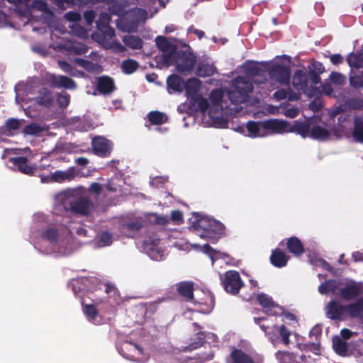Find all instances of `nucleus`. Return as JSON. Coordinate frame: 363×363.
I'll list each match as a JSON object with an SVG mask.
<instances>
[{
    "instance_id": "603ef678",
    "label": "nucleus",
    "mask_w": 363,
    "mask_h": 363,
    "mask_svg": "<svg viewBox=\"0 0 363 363\" xmlns=\"http://www.w3.org/2000/svg\"><path fill=\"white\" fill-rule=\"evenodd\" d=\"M171 218L174 222L179 224L182 220V213L179 211H172Z\"/></svg>"
},
{
    "instance_id": "6e6d98bb",
    "label": "nucleus",
    "mask_w": 363,
    "mask_h": 363,
    "mask_svg": "<svg viewBox=\"0 0 363 363\" xmlns=\"http://www.w3.org/2000/svg\"><path fill=\"white\" fill-rule=\"evenodd\" d=\"M298 111L297 108H291L285 111V116L289 118H295L298 115Z\"/></svg>"
},
{
    "instance_id": "f03ea898",
    "label": "nucleus",
    "mask_w": 363,
    "mask_h": 363,
    "mask_svg": "<svg viewBox=\"0 0 363 363\" xmlns=\"http://www.w3.org/2000/svg\"><path fill=\"white\" fill-rule=\"evenodd\" d=\"M318 291L322 294L332 293L347 301L343 305L338 301H330L325 306L326 316L332 320L343 321L363 317V283L352 279L329 280L321 284Z\"/></svg>"
},
{
    "instance_id": "4be33fe9",
    "label": "nucleus",
    "mask_w": 363,
    "mask_h": 363,
    "mask_svg": "<svg viewBox=\"0 0 363 363\" xmlns=\"http://www.w3.org/2000/svg\"><path fill=\"white\" fill-rule=\"evenodd\" d=\"M228 362L229 363H254L246 354L238 350L232 352Z\"/></svg>"
},
{
    "instance_id": "423d86ee",
    "label": "nucleus",
    "mask_w": 363,
    "mask_h": 363,
    "mask_svg": "<svg viewBox=\"0 0 363 363\" xmlns=\"http://www.w3.org/2000/svg\"><path fill=\"white\" fill-rule=\"evenodd\" d=\"M298 347L301 351L296 354L291 353H279L277 358L279 359V363H307L310 362L311 358L308 352H313L315 355L319 354V346L316 344L310 345H301L298 344Z\"/></svg>"
},
{
    "instance_id": "f8f14e48",
    "label": "nucleus",
    "mask_w": 363,
    "mask_h": 363,
    "mask_svg": "<svg viewBox=\"0 0 363 363\" xmlns=\"http://www.w3.org/2000/svg\"><path fill=\"white\" fill-rule=\"evenodd\" d=\"M223 284L225 291L233 294H237L242 286V281L240 275L235 271L227 272Z\"/></svg>"
},
{
    "instance_id": "f257e3e1",
    "label": "nucleus",
    "mask_w": 363,
    "mask_h": 363,
    "mask_svg": "<svg viewBox=\"0 0 363 363\" xmlns=\"http://www.w3.org/2000/svg\"><path fill=\"white\" fill-rule=\"evenodd\" d=\"M201 82L196 78H191L185 82L184 89L189 102V110L200 111L206 113L216 121L224 108L228 107V99L233 104L244 102L252 86L249 79L238 77L233 81L231 90L225 96L223 89H214L209 95V101L201 94Z\"/></svg>"
},
{
    "instance_id": "7ed1b4c3",
    "label": "nucleus",
    "mask_w": 363,
    "mask_h": 363,
    "mask_svg": "<svg viewBox=\"0 0 363 363\" xmlns=\"http://www.w3.org/2000/svg\"><path fill=\"white\" fill-rule=\"evenodd\" d=\"M248 136L252 138L264 137L272 133L294 132L293 126L284 121L269 120L262 123L249 122L247 125Z\"/></svg>"
},
{
    "instance_id": "69168bd1",
    "label": "nucleus",
    "mask_w": 363,
    "mask_h": 363,
    "mask_svg": "<svg viewBox=\"0 0 363 363\" xmlns=\"http://www.w3.org/2000/svg\"><path fill=\"white\" fill-rule=\"evenodd\" d=\"M107 35L111 38L114 35V30L111 28H107Z\"/></svg>"
},
{
    "instance_id": "5fc2aeb1",
    "label": "nucleus",
    "mask_w": 363,
    "mask_h": 363,
    "mask_svg": "<svg viewBox=\"0 0 363 363\" xmlns=\"http://www.w3.org/2000/svg\"><path fill=\"white\" fill-rule=\"evenodd\" d=\"M354 334L352 331L347 328L342 329L340 332L341 337L346 340L352 337Z\"/></svg>"
},
{
    "instance_id": "20e7f679",
    "label": "nucleus",
    "mask_w": 363,
    "mask_h": 363,
    "mask_svg": "<svg viewBox=\"0 0 363 363\" xmlns=\"http://www.w3.org/2000/svg\"><path fill=\"white\" fill-rule=\"evenodd\" d=\"M57 199L65 208H71L81 214L88 213L92 208V205L83 196L81 189H69L60 194Z\"/></svg>"
},
{
    "instance_id": "2f4dec72",
    "label": "nucleus",
    "mask_w": 363,
    "mask_h": 363,
    "mask_svg": "<svg viewBox=\"0 0 363 363\" xmlns=\"http://www.w3.org/2000/svg\"><path fill=\"white\" fill-rule=\"evenodd\" d=\"M308 77V88L313 91L315 92V95L314 96H318V94L320 93L319 90L314 88V86L319 84L320 82V77L314 72H309L308 74H306Z\"/></svg>"
},
{
    "instance_id": "0e129e2a",
    "label": "nucleus",
    "mask_w": 363,
    "mask_h": 363,
    "mask_svg": "<svg viewBox=\"0 0 363 363\" xmlns=\"http://www.w3.org/2000/svg\"><path fill=\"white\" fill-rule=\"evenodd\" d=\"M77 163L79 164H81V165H84V164H86L87 162H88V160L87 159L84 158V157H79L77 159Z\"/></svg>"
},
{
    "instance_id": "c9c22d12",
    "label": "nucleus",
    "mask_w": 363,
    "mask_h": 363,
    "mask_svg": "<svg viewBox=\"0 0 363 363\" xmlns=\"http://www.w3.org/2000/svg\"><path fill=\"white\" fill-rule=\"evenodd\" d=\"M250 77L255 83H262L264 80V73L257 66H253L250 69Z\"/></svg>"
},
{
    "instance_id": "774afa93",
    "label": "nucleus",
    "mask_w": 363,
    "mask_h": 363,
    "mask_svg": "<svg viewBox=\"0 0 363 363\" xmlns=\"http://www.w3.org/2000/svg\"><path fill=\"white\" fill-rule=\"evenodd\" d=\"M196 35H198V37L199 38H202V36L203 35V33L202 31H200V30H196Z\"/></svg>"
},
{
    "instance_id": "39448f33",
    "label": "nucleus",
    "mask_w": 363,
    "mask_h": 363,
    "mask_svg": "<svg viewBox=\"0 0 363 363\" xmlns=\"http://www.w3.org/2000/svg\"><path fill=\"white\" fill-rule=\"evenodd\" d=\"M292 130L300 134L303 138L311 137L319 140H328L333 135V133L325 125L315 124L312 121H296L293 125Z\"/></svg>"
},
{
    "instance_id": "37998d69",
    "label": "nucleus",
    "mask_w": 363,
    "mask_h": 363,
    "mask_svg": "<svg viewBox=\"0 0 363 363\" xmlns=\"http://www.w3.org/2000/svg\"><path fill=\"white\" fill-rule=\"evenodd\" d=\"M42 130L40 126L37 124H30L24 128V133L28 135H36Z\"/></svg>"
},
{
    "instance_id": "ea45409f",
    "label": "nucleus",
    "mask_w": 363,
    "mask_h": 363,
    "mask_svg": "<svg viewBox=\"0 0 363 363\" xmlns=\"http://www.w3.org/2000/svg\"><path fill=\"white\" fill-rule=\"evenodd\" d=\"M138 67L136 61L133 60H128L123 62L122 68L123 71L127 74H131L134 72Z\"/></svg>"
},
{
    "instance_id": "9b49d317",
    "label": "nucleus",
    "mask_w": 363,
    "mask_h": 363,
    "mask_svg": "<svg viewBox=\"0 0 363 363\" xmlns=\"http://www.w3.org/2000/svg\"><path fill=\"white\" fill-rule=\"evenodd\" d=\"M272 79L281 84H286L289 82L290 69L289 65L276 62L269 68Z\"/></svg>"
},
{
    "instance_id": "e2e57ef3",
    "label": "nucleus",
    "mask_w": 363,
    "mask_h": 363,
    "mask_svg": "<svg viewBox=\"0 0 363 363\" xmlns=\"http://www.w3.org/2000/svg\"><path fill=\"white\" fill-rule=\"evenodd\" d=\"M35 6L39 8L40 10H45L47 9V5L43 1L35 2Z\"/></svg>"
},
{
    "instance_id": "4468645a",
    "label": "nucleus",
    "mask_w": 363,
    "mask_h": 363,
    "mask_svg": "<svg viewBox=\"0 0 363 363\" xmlns=\"http://www.w3.org/2000/svg\"><path fill=\"white\" fill-rule=\"evenodd\" d=\"M292 84L297 90L302 91L308 96H313L316 94L315 91H311L308 88V77L303 71L298 70L295 72L292 79Z\"/></svg>"
},
{
    "instance_id": "0eeeda50",
    "label": "nucleus",
    "mask_w": 363,
    "mask_h": 363,
    "mask_svg": "<svg viewBox=\"0 0 363 363\" xmlns=\"http://www.w3.org/2000/svg\"><path fill=\"white\" fill-rule=\"evenodd\" d=\"M156 43L162 52L160 55L156 57V61L160 67H169L173 63L172 57L177 52L174 46L167 38L159 36L156 39Z\"/></svg>"
},
{
    "instance_id": "864d4df0",
    "label": "nucleus",
    "mask_w": 363,
    "mask_h": 363,
    "mask_svg": "<svg viewBox=\"0 0 363 363\" xmlns=\"http://www.w3.org/2000/svg\"><path fill=\"white\" fill-rule=\"evenodd\" d=\"M65 18L70 21L76 22L80 19V15L75 12H69L65 14Z\"/></svg>"
},
{
    "instance_id": "b1692460",
    "label": "nucleus",
    "mask_w": 363,
    "mask_h": 363,
    "mask_svg": "<svg viewBox=\"0 0 363 363\" xmlns=\"http://www.w3.org/2000/svg\"><path fill=\"white\" fill-rule=\"evenodd\" d=\"M12 162L15 166L23 174H30L34 172L35 168L30 167L26 164V160L24 157H16L12 159Z\"/></svg>"
},
{
    "instance_id": "5701e85b",
    "label": "nucleus",
    "mask_w": 363,
    "mask_h": 363,
    "mask_svg": "<svg viewBox=\"0 0 363 363\" xmlns=\"http://www.w3.org/2000/svg\"><path fill=\"white\" fill-rule=\"evenodd\" d=\"M114 84L113 80L106 77H100L98 80V89L103 94H108L113 90Z\"/></svg>"
},
{
    "instance_id": "bf43d9fd",
    "label": "nucleus",
    "mask_w": 363,
    "mask_h": 363,
    "mask_svg": "<svg viewBox=\"0 0 363 363\" xmlns=\"http://www.w3.org/2000/svg\"><path fill=\"white\" fill-rule=\"evenodd\" d=\"M330 61L334 65H339L342 62V57L340 55H333L330 57Z\"/></svg>"
},
{
    "instance_id": "aec40b11",
    "label": "nucleus",
    "mask_w": 363,
    "mask_h": 363,
    "mask_svg": "<svg viewBox=\"0 0 363 363\" xmlns=\"http://www.w3.org/2000/svg\"><path fill=\"white\" fill-rule=\"evenodd\" d=\"M52 84L57 87H64L69 89H74L76 88L75 82L65 76H52Z\"/></svg>"
},
{
    "instance_id": "13d9d810",
    "label": "nucleus",
    "mask_w": 363,
    "mask_h": 363,
    "mask_svg": "<svg viewBox=\"0 0 363 363\" xmlns=\"http://www.w3.org/2000/svg\"><path fill=\"white\" fill-rule=\"evenodd\" d=\"M39 103L45 106H50L51 104V97L50 94H46L44 97L40 99Z\"/></svg>"
},
{
    "instance_id": "7c9ffc66",
    "label": "nucleus",
    "mask_w": 363,
    "mask_h": 363,
    "mask_svg": "<svg viewBox=\"0 0 363 363\" xmlns=\"http://www.w3.org/2000/svg\"><path fill=\"white\" fill-rule=\"evenodd\" d=\"M20 122L16 119H9L7 121L5 126L2 128L1 133L4 135L10 136L12 135L11 131L18 129Z\"/></svg>"
},
{
    "instance_id": "680f3d73",
    "label": "nucleus",
    "mask_w": 363,
    "mask_h": 363,
    "mask_svg": "<svg viewBox=\"0 0 363 363\" xmlns=\"http://www.w3.org/2000/svg\"><path fill=\"white\" fill-rule=\"evenodd\" d=\"M101 186L99 184H92L90 186V191L95 192V193H99L101 191Z\"/></svg>"
},
{
    "instance_id": "49530a36",
    "label": "nucleus",
    "mask_w": 363,
    "mask_h": 363,
    "mask_svg": "<svg viewBox=\"0 0 363 363\" xmlns=\"http://www.w3.org/2000/svg\"><path fill=\"white\" fill-rule=\"evenodd\" d=\"M279 333L283 342L286 345H288L289 343V337L291 334L290 332L287 330L284 326H281L279 329Z\"/></svg>"
},
{
    "instance_id": "393cba45",
    "label": "nucleus",
    "mask_w": 363,
    "mask_h": 363,
    "mask_svg": "<svg viewBox=\"0 0 363 363\" xmlns=\"http://www.w3.org/2000/svg\"><path fill=\"white\" fill-rule=\"evenodd\" d=\"M287 247L289 250L295 255H299L303 252V247L301 242L296 237L289 239Z\"/></svg>"
},
{
    "instance_id": "c03bdc74",
    "label": "nucleus",
    "mask_w": 363,
    "mask_h": 363,
    "mask_svg": "<svg viewBox=\"0 0 363 363\" xmlns=\"http://www.w3.org/2000/svg\"><path fill=\"white\" fill-rule=\"evenodd\" d=\"M16 90V100L18 103L20 101H23V94L25 91V86L23 84H18L15 88Z\"/></svg>"
},
{
    "instance_id": "dca6fc26",
    "label": "nucleus",
    "mask_w": 363,
    "mask_h": 363,
    "mask_svg": "<svg viewBox=\"0 0 363 363\" xmlns=\"http://www.w3.org/2000/svg\"><path fill=\"white\" fill-rule=\"evenodd\" d=\"M92 147L96 155L106 156L109 155L111 151L112 143L106 138L99 136L93 139Z\"/></svg>"
},
{
    "instance_id": "c756f323",
    "label": "nucleus",
    "mask_w": 363,
    "mask_h": 363,
    "mask_svg": "<svg viewBox=\"0 0 363 363\" xmlns=\"http://www.w3.org/2000/svg\"><path fill=\"white\" fill-rule=\"evenodd\" d=\"M84 313L87 319L94 323H99V314L96 308L92 305H85L83 308Z\"/></svg>"
},
{
    "instance_id": "a19ab883",
    "label": "nucleus",
    "mask_w": 363,
    "mask_h": 363,
    "mask_svg": "<svg viewBox=\"0 0 363 363\" xmlns=\"http://www.w3.org/2000/svg\"><path fill=\"white\" fill-rule=\"evenodd\" d=\"M76 62L80 66L83 67L86 69L91 72H99L101 68L99 66L95 64L90 63L89 62L84 61L82 59H77Z\"/></svg>"
},
{
    "instance_id": "473e14b6",
    "label": "nucleus",
    "mask_w": 363,
    "mask_h": 363,
    "mask_svg": "<svg viewBox=\"0 0 363 363\" xmlns=\"http://www.w3.org/2000/svg\"><path fill=\"white\" fill-rule=\"evenodd\" d=\"M333 345L335 352L340 355H345L347 352V344L340 337H335L333 340Z\"/></svg>"
},
{
    "instance_id": "79ce46f5",
    "label": "nucleus",
    "mask_w": 363,
    "mask_h": 363,
    "mask_svg": "<svg viewBox=\"0 0 363 363\" xmlns=\"http://www.w3.org/2000/svg\"><path fill=\"white\" fill-rule=\"evenodd\" d=\"M330 80L332 84L336 86L345 82V78L340 73H332L330 74Z\"/></svg>"
},
{
    "instance_id": "e433bc0d",
    "label": "nucleus",
    "mask_w": 363,
    "mask_h": 363,
    "mask_svg": "<svg viewBox=\"0 0 363 363\" xmlns=\"http://www.w3.org/2000/svg\"><path fill=\"white\" fill-rule=\"evenodd\" d=\"M123 43L133 49H139L142 47V41L138 38L127 35L123 38Z\"/></svg>"
},
{
    "instance_id": "3c124183",
    "label": "nucleus",
    "mask_w": 363,
    "mask_h": 363,
    "mask_svg": "<svg viewBox=\"0 0 363 363\" xmlns=\"http://www.w3.org/2000/svg\"><path fill=\"white\" fill-rule=\"evenodd\" d=\"M312 262L317 267H318L327 270L330 269L329 265L325 262V261L320 258H317L314 261H312Z\"/></svg>"
},
{
    "instance_id": "a18cd8bd",
    "label": "nucleus",
    "mask_w": 363,
    "mask_h": 363,
    "mask_svg": "<svg viewBox=\"0 0 363 363\" xmlns=\"http://www.w3.org/2000/svg\"><path fill=\"white\" fill-rule=\"evenodd\" d=\"M57 102L62 107H66L69 103V96L65 93L60 94L57 97Z\"/></svg>"
},
{
    "instance_id": "9d476101",
    "label": "nucleus",
    "mask_w": 363,
    "mask_h": 363,
    "mask_svg": "<svg viewBox=\"0 0 363 363\" xmlns=\"http://www.w3.org/2000/svg\"><path fill=\"white\" fill-rule=\"evenodd\" d=\"M193 300L195 304H198L201 308L199 311L203 313H210L214 306V300L212 294L206 291L196 289L193 294Z\"/></svg>"
},
{
    "instance_id": "58836bf2",
    "label": "nucleus",
    "mask_w": 363,
    "mask_h": 363,
    "mask_svg": "<svg viewBox=\"0 0 363 363\" xmlns=\"http://www.w3.org/2000/svg\"><path fill=\"white\" fill-rule=\"evenodd\" d=\"M112 236L109 233L104 232L97 238L96 242L98 247H105L111 244Z\"/></svg>"
},
{
    "instance_id": "c85d7f7f",
    "label": "nucleus",
    "mask_w": 363,
    "mask_h": 363,
    "mask_svg": "<svg viewBox=\"0 0 363 363\" xmlns=\"http://www.w3.org/2000/svg\"><path fill=\"white\" fill-rule=\"evenodd\" d=\"M353 135L357 141L363 143V115L355 118Z\"/></svg>"
},
{
    "instance_id": "6ab92c4d",
    "label": "nucleus",
    "mask_w": 363,
    "mask_h": 363,
    "mask_svg": "<svg viewBox=\"0 0 363 363\" xmlns=\"http://www.w3.org/2000/svg\"><path fill=\"white\" fill-rule=\"evenodd\" d=\"M185 82L177 75L174 74L169 77L167 81L169 93L181 92L184 89Z\"/></svg>"
},
{
    "instance_id": "1a4fd4ad",
    "label": "nucleus",
    "mask_w": 363,
    "mask_h": 363,
    "mask_svg": "<svg viewBox=\"0 0 363 363\" xmlns=\"http://www.w3.org/2000/svg\"><path fill=\"white\" fill-rule=\"evenodd\" d=\"M198 227L204 230L200 234V237L211 240H216L224 230V225L222 223L208 217L201 218L198 223Z\"/></svg>"
},
{
    "instance_id": "412c9836",
    "label": "nucleus",
    "mask_w": 363,
    "mask_h": 363,
    "mask_svg": "<svg viewBox=\"0 0 363 363\" xmlns=\"http://www.w3.org/2000/svg\"><path fill=\"white\" fill-rule=\"evenodd\" d=\"M270 259L274 266L282 267L286 264L289 257L284 252L276 250L273 251Z\"/></svg>"
},
{
    "instance_id": "de8ad7c7",
    "label": "nucleus",
    "mask_w": 363,
    "mask_h": 363,
    "mask_svg": "<svg viewBox=\"0 0 363 363\" xmlns=\"http://www.w3.org/2000/svg\"><path fill=\"white\" fill-rule=\"evenodd\" d=\"M60 67L65 72L70 73L72 75H76L74 70L72 67L66 62L60 61L58 62Z\"/></svg>"
},
{
    "instance_id": "4d7b16f0",
    "label": "nucleus",
    "mask_w": 363,
    "mask_h": 363,
    "mask_svg": "<svg viewBox=\"0 0 363 363\" xmlns=\"http://www.w3.org/2000/svg\"><path fill=\"white\" fill-rule=\"evenodd\" d=\"M45 237L50 241L52 242L55 240V238H57V233L55 230H48L45 234Z\"/></svg>"
},
{
    "instance_id": "4c0bfd02",
    "label": "nucleus",
    "mask_w": 363,
    "mask_h": 363,
    "mask_svg": "<svg viewBox=\"0 0 363 363\" xmlns=\"http://www.w3.org/2000/svg\"><path fill=\"white\" fill-rule=\"evenodd\" d=\"M128 16H131L135 23L143 22L147 18V13L145 11L140 9L131 11Z\"/></svg>"
},
{
    "instance_id": "72a5a7b5",
    "label": "nucleus",
    "mask_w": 363,
    "mask_h": 363,
    "mask_svg": "<svg viewBox=\"0 0 363 363\" xmlns=\"http://www.w3.org/2000/svg\"><path fill=\"white\" fill-rule=\"evenodd\" d=\"M201 247L202 251L208 255V256L211 257L212 263H213L216 259L219 258H224L226 256L225 253L214 250L208 245H204Z\"/></svg>"
},
{
    "instance_id": "f704fd0d",
    "label": "nucleus",
    "mask_w": 363,
    "mask_h": 363,
    "mask_svg": "<svg viewBox=\"0 0 363 363\" xmlns=\"http://www.w3.org/2000/svg\"><path fill=\"white\" fill-rule=\"evenodd\" d=\"M148 118L152 123L156 125L164 123L167 121V116L159 111L150 112L148 115Z\"/></svg>"
},
{
    "instance_id": "6e6552de",
    "label": "nucleus",
    "mask_w": 363,
    "mask_h": 363,
    "mask_svg": "<svg viewBox=\"0 0 363 363\" xmlns=\"http://www.w3.org/2000/svg\"><path fill=\"white\" fill-rule=\"evenodd\" d=\"M173 63L178 72L186 74L192 70L195 65L196 57L186 48L182 52H177L173 57Z\"/></svg>"
},
{
    "instance_id": "2eb2a0df",
    "label": "nucleus",
    "mask_w": 363,
    "mask_h": 363,
    "mask_svg": "<svg viewBox=\"0 0 363 363\" xmlns=\"http://www.w3.org/2000/svg\"><path fill=\"white\" fill-rule=\"evenodd\" d=\"M257 298L265 313L269 315H279L282 313V308L276 304L269 296L260 294L257 295Z\"/></svg>"
},
{
    "instance_id": "bb28decb",
    "label": "nucleus",
    "mask_w": 363,
    "mask_h": 363,
    "mask_svg": "<svg viewBox=\"0 0 363 363\" xmlns=\"http://www.w3.org/2000/svg\"><path fill=\"white\" fill-rule=\"evenodd\" d=\"M216 72V67L212 64L201 63L196 70V74L201 77H210Z\"/></svg>"
},
{
    "instance_id": "052dcab7",
    "label": "nucleus",
    "mask_w": 363,
    "mask_h": 363,
    "mask_svg": "<svg viewBox=\"0 0 363 363\" xmlns=\"http://www.w3.org/2000/svg\"><path fill=\"white\" fill-rule=\"evenodd\" d=\"M84 18L89 24H91L94 19V14L92 11H86L84 13Z\"/></svg>"
},
{
    "instance_id": "338daca9",
    "label": "nucleus",
    "mask_w": 363,
    "mask_h": 363,
    "mask_svg": "<svg viewBox=\"0 0 363 363\" xmlns=\"http://www.w3.org/2000/svg\"><path fill=\"white\" fill-rule=\"evenodd\" d=\"M86 51V49L84 47H82L80 49L76 50V52L79 53V54L84 53Z\"/></svg>"
},
{
    "instance_id": "a211bd4d",
    "label": "nucleus",
    "mask_w": 363,
    "mask_h": 363,
    "mask_svg": "<svg viewBox=\"0 0 363 363\" xmlns=\"http://www.w3.org/2000/svg\"><path fill=\"white\" fill-rule=\"evenodd\" d=\"M123 350L127 351L126 353H124L127 359L136 362H143L146 359V358L143 356V350L135 344L125 342L123 345Z\"/></svg>"
},
{
    "instance_id": "cd10ccee",
    "label": "nucleus",
    "mask_w": 363,
    "mask_h": 363,
    "mask_svg": "<svg viewBox=\"0 0 363 363\" xmlns=\"http://www.w3.org/2000/svg\"><path fill=\"white\" fill-rule=\"evenodd\" d=\"M273 96L277 101L285 99H288L289 101H296L299 98V94L291 91L280 89L277 91Z\"/></svg>"
},
{
    "instance_id": "f3484780",
    "label": "nucleus",
    "mask_w": 363,
    "mask_h": 363,
    "mask_svg": "<svg viewBox=\"0 0 363 363\" xmlns=\"http://www.w3.org/2000/svg\"><path fill=\"white\" fill-rule=\"evenodd\" d=\"M74 171L69 169L65 171H56L47 177L41 178L42 182H62L65 181H70L74 177Z\"/></svg>"
},
{
    "instance_id": "ddd939ff",
    "label": "nucleus",
    "mask_w": 363,
    "mask_h": 363,
    "mask_svg": "<svg viewBox=\"0 0 363 363\" xmlns=\"http://www.w3.org/2000/svg\"><path fill=\"white\" fill-rule=\"evenodd\" d=\"M145 249L150 257L156 261L162 260L166 255L164 247L158 240L146 242Z\"/></svg>"
},
{
    "instance_id": "8fccbe9b",
    "label": "nucleus",
    "mask_w": 363,
    "mask_h": 363,
    "mask_svg": "<svg viewBox=\"0 0 363 363\" xmlns=\"http://www.w3.org/2000/svg\"><path fill=\"white\" fill-rule=\"evenodd\" d=\"M101 45L105 48H116L117 50L120 52L123 50V48L122 47V45L114 41H112L110 43L103 41L101 42Z\"/></svg>"
},
{
    "instance_id": "09e8293b",
    "label": "nucleus",
    "mask_w": 363,
    "mask_h": 363,
    "mask_svg": "<svg viewBox=\"0 0 363 363\" xmlns=\"http://www.w3.org/2000/svg\"><path fill=\"white\" fill-rule=\"evenodd\" d=\"M335 87L333 86V84H325L322 86V90L319 91L320 94L323 93L328 96H332L333 91ZM319 93L318 94V95Z\"/></svg>"
},
{
    "instance_id": "a878e982",
    "label": "nucleus",
    "mask_w": 363,
    "mask_h": 363,
    "mask_svg": "<svg viewBox=\"0 0 363 363\" xmlns=\"http://www.w3.org/2000/svg\"><path fill=\"white\" fill-rule=\"evenodd\" d=\"M177 291L179 294L187 299H192L194 298V289L193 284L190 282H181L177 285Z\"/></svg>"
}]
</instances>
